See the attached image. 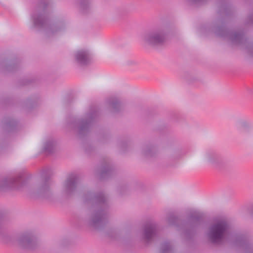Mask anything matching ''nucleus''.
<instances>
[{"mask_svg": "<svg viewBox=\"0 0 253 253\" xmlns=\"http://www.w3.org/2000/svg\"><path fill=\"white\" fill-rule=\"evenodd\" d=\"M82 199L84 203L90 205L91 208L84 217L80 220L84 224L96 230L103 229L109 221V199L103 192H84Z\"/></svg>", "mask_w": 253, "mask_h": 253, "instance_id": "1", "label": "nucleus"}, {"mask_svg": "<svg viewBox=\"0 0 253 253\" xmlns=\"http://www.w3.org/2000/svg\"><path fill=\"white\" fill-rule=\"evenodd\" d=\"M49 3L48 0H41L31 15L33 23L32 27L43 30L46 38L60 33L65 29V24L63 22L50 23L46 11Z\"/></svg>", "mask_w": 253, "mask_h": 253, "instance_id": "2", "label": "nucleus"}, {"mask_svg": "<svg viewBox=\"0 0 253 253\" xmlns=\"http://www.w3.org/2000/svg\"><path fill=\"white\" fill-rule=\"evenodd\" d=\"M211 30L219 38L227 39L232 44L241 46L253 57V43L248 41L242 31H231L227 28L223 20H218L211 27Z\"/></svg>", "mask_w": 253, "mask_h": 253, "instance_id": "3", "label": "nucleus"}, {"mask_svg": "<svg viewBox=\"0 0 253 253\" xmlns=\"http://www.w3.org/2000/svg\"><path fill=\"white\" fill-rule=\"evenodd\" d=\"M98 116L97 108L91 107L83 117L72 118L68 123V127L80 137H82L89 132Z\"/></svg>", "mask_w": 253, "mask_h": 253, "instance_id": "4", "label": "nucleus"}, {"mask_svg": "<svg viewBox=\"0 0 253 253\" xmlns=\"http://www.w3.org/2000/svg\"><path fill=\"white\" fill-rule=\"evenodd\" d=\"M49 169L43 170L40 177L36 188L32 192V196L36 198L51 200L53 194L50 188L51 180Z\"/></svg>", "mask_w": 253, "mask_h": 253, "instance_id": "5", "label": "nucleus"}, {"mask_svg": "<svg viewBox=\"0 0 253 253\" xmlns=\"http://www.w3.org/2000/svg\"><path fill=\"white\" fill-rule=\"evenodd\" d=\"M229 233V225L226 221L220 220L212 224L209 228L207 237L210 242L219 244Z\"/></svg>", "mask_w": 253, "mask_h": 253, "instance_id": "6", "label": "nucleus"}, {"mask_svg": "<svg viewBox=\"0 0 253 253\" xmlns=\"http://www.w3.org/2000/svg\"><path fill=\"white\" fill-rule=\"evenodd\" d=\"M28 180L24 174L11 177H3L0 179V192H5L10 190H19L25 185Z\"/></svg>", "mask_w": 253, "mask_h": 253, "instance_id": "7", "label": "nucleus"}, {"mask_svg": "<svg viewBox=\"0 0 253 253\" xmlns=\"http://www.w3.org/2000/svg\"><path fill=\"white\" fill-rule=\"evenodd\" d=\"M168 31L166 28H160L153 30L144 36V41L148 44L153 46H161L167 41Z\"/></svg>", "mask_w": 253, "mask_h": 253, "instance_id": "8", "label": "nucleus"}, {"mask_svg": "<svg viewBox=\"0 0 253 253\" xmlns=\"http://www.w3.org/2000/svg\"><path fill=\"white\" fill-rule=\"evenodd\" d=\"M203 222V215L199 213H194L190 214L188 221L183 223L182 228L184 233L188 239L191 238L194 235L197 227Z\"/></svg>", "mask_w": 253, "mask_h": 253, "instance_id": "9", "label": "nucleus"}, {"mask_svg": "<svg viewBox=\"0 0 253 253\" xmlns=\"http://www.w3.org/2000/svg\"><path fill=\"white\" fill-rule=\"evenodd\" d=\"M17 241L19 247L23 249L32 251L38 247L37 238L31 231L20 233Z\"/></svg>", "mask_w": 253, "mask_h": 253, "instance_id": "10", "label": "nucleus"}, {"mask_svg": "<svg viewBox=\"0 0 253 253\" xmlns=\"http://www.w3.org/2000/svg\"><path fill=\"white\" fill-rule=\"evenodd\" d=\"M80 182L79 176L75 173L69 175L63 184L62 194L67 197L73 195L76 192Z\"/></svg>", "mask_w": 253, "mask_h": 253, "instance_id": "11", "label": "nucleus"}, {"mask_svg": "<svg viewBox=\"0 0 253 253\" xmlns=\"http://www.w3.org/2000/svg\"><path fill=\"white\" fill-rule=\"evenodd\" d=\"M205 159L209 164L216 169H222L227 165V161L215 152H207L205 155Z\"/></svg>", "mask_w": 253, "mask_h": 253, "instance_id": "12", "label": "nucleus"}, {"mask_svg": "<svg viewBox=\"0 0 253 253\" xmlns=\"http://www.w3.org/2000/svg\"><path fill=\"white\" fill-rule=\"evenodd\" d=\"M234 245L242 249L245 253H253V243L242 234L234 236Z\"/></svg>", "mask_w": 253, "mask_h": 253, "instance_id": "13", "label": "nucleus"}, {"mask_svg": "<svg viewBox=\"0 0 253 253\" xmlns=\"http://www.w3.org/2000/svg\"><path fill=\"white\" fill-rule=\"evenodd\" d=\"M114 172L113 167L108 159L103 160L102 166L97 172L98 178L100 180H105L111 176Z\"/></svg>", "mask_w": 253, "mask_h": 253, "instance_id": "14", "label": "nucleus"}, {"mask_svg": "<svg viewBox=\"0 0 253 253\" xmlns=\"http://www.w3.org/2000/svg\"><path fill=\"white\" fill-rule=\"evenodd\" d=\"M158 233L157 224L154 222L148 223L144 227L143 238L147 242H149L157 236Z\"/></svg>", "mask_w": 253, "mask_h": 253, "instance_id": "15", "label": "nucleus"}, {"mask_svg": "<svg viewBox=\"0 0 253 253\" xmlns=\"http://www.w3.org/2000/svg\"><path fill=\"white\" fill-rule=\"evenodd\" d=\"M19 67L17 59H4L0 61V70L4 73H10L16 71Z\"/></svg>", "mask_w": 253, "mask_h": 253, "instance_id": "16", "label": "nucleus"}, {"mask_svg": "<svg viewBox=\"0 0 253 253\" xmlns=\"http://www.w3.org/2000/svg\"><path fill=\"white\" fill-rule=\"evenodd\" d=\"M75 57L76 61L81 66H86L91 63V56L88 50L81 49L77 51Z\"/></svg>", "mask_w": 253, "mask_h": 253, "instance_id": "17", "label": "nucleus"}, {"mask_svg": "<svg viewBox=\"0 0 253 253\" xmlns=\"http://www.w3.org/2000/svg\"><path fill=\"white\" fill-rule=\"evenodd\" d=\"M218 13L225 19L229 17L233 13L231 6L227 2L226 0H220L218 2Z\"/></svg>", "mask_w": 253, "mask_h": 253, "instance_id": "18", "label": "nucleus"}, {"mask_svg": "<svg viewBox=\"0 0 253 253\" xmlns=\"http://www.w3.org/2000/svg\"><path fill=\"white\" fill-rule=\"evenodd\" d=\"M17 125V122L11 118H4L2 121V127L4 131L11 132L14 131Z\"/></svg>", "mask_w": 253, "mask_h": 253, "instance_id": "19", "label": "nucleus"}, {"mask_svg": "<svg viewBox=\"0 0 253 253\" xmlns=\"http://www.w3.org/2000/svg\"><path fill=\"white\" fill-rule=\"evenodd\" d=\"M157 152V148L152 144H146L143 146L142 154L146 157H152Z\"/></svg>", "mask_w": 253, "mask_h": 253, "instance_id": "20", "label": "nucleus"}, {"mask_svg": "<svg viewBox=\"0 0 253 253\" xmlns=\"http://www.w3.org/2000/svg\"><path fill=\"white\" fill-rule=\"evenodd\" d=\"M91 0H78L80 11L83 14L87 13L90 10Z\"/></svg>", "mask_w": 253, "mask_h": 253, "instance_id": "21", "label": "nucleus"}, {"mask_svg": "<svg viewBox=\"0 0 253 253\" xmlns=\"http://www.w3.org/2000/svg\"><path fill=\"white\" fill-rule=\"evenodd\" d=\"M108 103L112 106L113 112L115 113H118L122 109L121 103L117 98H111L109 99Z\"/></svg>", "mask_w": 253, "mask_h": 253, "instance_id": "22", "label": "nucleus"}, {"mask_svg": "<svg viewBox=\"0 0 253 253\" xmlns=\"http://www.w3.org/2000/svg\"><path fill=\"white\" fill-rule=\"evenodd\" d=\"M55 142L53 140H49L46 141L43 145V150L45 153H52L54 149Z\"/></svg>", "mask_w": 253, "mask_h": 253, "instance_id": "23", "label": "nucleus"}, {"mask_svg": "<svg viewBox=\"0 0 253 253\" xmlns=\"http://www.w3.org/2000/svg\"><path fill=\"white\" fill-rule=\"evenodd\" d=\"M238 126L244 131H248L252 128V124L245 120H240L238 122Z\"/></svg>", "mask_w": 253, "mask_h": 253, "instance_id": "24", "label": "nucleus"}, {"mask_svg": "<svg viewBox=\"0 0 253 253\" xmlns=\"http://www.w3.org/2000/svg\"><path fill=\"white\" fill-rule=\"evenodd\" d=\"M0 238L4 243H7L11 242V237L3 232V224L1 220L0 219Z\"/></svg>", "mask_w": 253, "mask_h": 253, "instance_id": "25", "label": "nucleus"}, {"mask_svg": "<svg viewBox=\"0 0 253 253\" xmlns=\"http://www.w3.org/2000/svg\"><path fill=\"white\" fill-rule=\"evenodd\" d=\"M167 220L169 224L171 225L178 226L180 222L179 218L173 214H170L167 218Z\"/></svg>", "mask_w": 253, "mask_h": 253, "instance_id": "26", "label": "nucleus"}, {"mask_svg": "<svg viewBox=\"0 0 253 253\" xmlns=\"http://www.w3.org/2000/svg\"><path fill=\"white\" fill-rule=\"evenodd\" d=\"M173 249L169 242H165L161 246V253H172Z\"/></svg>", "mask_w": 253, "mask_h": 253, "instance_id": "27", "label": "nucleus"}, {"mask_svg": "<svg viewBox=\"0 0 253 253\" xmlns=\"http://www.w3.org/2000/svg\"><path fill=\"white\" fill-rule=\"evenodd\" d=\"M117 191L120 195H124L128 191V188L126 185H122L118 187Z\"/></svg>", "mask_w": 253, "mask_h": 253, "instance_id": "28", "label": "nucleus"}, {"mask_svg": "<svg viewBox=\"0 0 253 253\" xmlns=\"http://www.w3.org/2000/svg\"><path fill=\"white\" fill-rule=\"evenodd\" d=\"M245 24L253 25V11L249 14L246 19Z\"/></svg>", "mask_w": 253, "mask_h": 253, "instance_id": "29", "label": "nucleus"}, {"mask_svg": "<svg viewBox=\"0 0 253 253\" xmlns=\"http://www.w3.org/2000/svg\"><path fill=\"white\" fill-rule=\"evenodd\" d=\"M94 150V148L90 144H87L84 146L85 152L87 154H91Z\"/></svg>", "mask_w": 253, "mask_h": 253, "instance_id": "30", "label": "nucleus"}, {"mask_svg": "<svg viewBox=\"0 0 253 253\" xmlns=\"http://www.w3.org/2000/svg\"><path fill=\"white\" fill-rule=\"evenodd\" d=\"M25 105L27 108H30L33 105V102L31 99H28L25 103Z\"/></svg>", "mask_w": 253, "mask_h": 253, "instance_id": "31", "label": "nucleus"}, {"mask_svg": "<svg viewBox=\"0 0 253 253\" xmlns=\"http://www.w3.org/2000/svg\"><path fill=\"white\" fill-rule=\"evenodd\" d=\"M128 145L127 143L126 142H121L119 144V147L122 150V151H125V148Z\"/></svg>", "mask_w": 253, "mask_h": 253, "instance_id": "32", "label": "nucleus"}, {"mask_svg": "<svg viewBox=\"0 0 253 253\" xmlns=\"http://www.w3.org/2000/svg\"><path fill=\"white\" fill-rule=\"evenodd\" d=\"M116 12L119 15H122L124 13V11L121 8H118L116 9Z\"/></svg>", "mask_w": 253, "mask_h": 253, "instance_id": "33", "label": "nucleus"}, {"mask_svg": "<svg viewBox=\"0 0 253 253\" xmlns=\"http://www.w3.org/2000/svg\"><path fill=\"white\" fill-rule=\"evenodd\" d=\"M193 3H203L206 1V0H190Z\"/></svg>", "mask_w": 253, "mask_h": 253, "instance_id": "34", "label": "nucleus"}, {"mask_svg": "<svg viewBox=\"0 0 253 253\" xmlns=\"http://www.w3.org/2000/svg\"><path fill=\"white\" fill-rule=\"evenodd\" d=\"M108 137V136L107 135H103V138L102 139H100V141L102 142H106V139Z\"/></svg>", "mask_w": 253, "mask_h": 253, "instance_id": "35", "label": "nucleus"}, {"mask_svg": "<svg viewBox=\"0 0 253 253\" xmlns=\"http://www.w3.org/2000/svg\"><path fill=\"white\" fill-rule=\"evenodd\" d=\"M3 146V144H1V143L0 144V147H2Z\"/></svg>", "mask_w": 253, "mask_h": 253, "instance_id": "36", "label": "nucleus"}, {"mask_svg": "<svg viewBox=\"0 0 253 253\" xmlns=\"http://www.w3.org/2000/svg\"><path fill=\"white\" fill-rule=\"evenodd\" d=\"M177 158H178V157L177 156L174 157V159H177Z\"/></svg>", "mask_w": 253, "mask_h": 253, "instance_id": "37", "label": "nucleus"}]
</instances>
